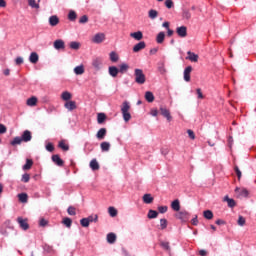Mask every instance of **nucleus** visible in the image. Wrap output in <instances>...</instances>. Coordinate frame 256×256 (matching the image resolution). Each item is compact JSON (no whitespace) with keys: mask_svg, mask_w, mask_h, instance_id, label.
<instances>
[{"mask_svg":"<svg viewBox=\"0 0 256 256\" xmlns=\"http://www.w3.org/2000/svg\"><path fill=\"white\" fill-rule=\"evenodd\" d=\"M234 171L238 177L239 180H241V177H242V173H241V170L239 169V166H235L234 167Z\"/></svg>","mask_w":256,"mask_h":256,"instance_id":"338daca9","label":"nucleus"},{"mask_svg":"<svg viewBox=\"0 0 256 256\" xmlns=\"http://www.w3.org/2000/svg\"><path fill=\"white\" fill-rule=\"evenodd\" d=\"M160 115H162V117H165V119H167L168 122L173 121V116H171V111H169V109H167V107L164 105L160 106Z\"/></svg>","mask_w":256,"mask_h":256,"instance_id":"20e7f679","label":"nucleus"},{"mask_svg":"<svg viewBox=\"0 0 256 256\" xmlns=\"http://www.w3.org/2000/svg\"><path fill=\"white\" fill-rule=\"evenodd\" d=\"M81 48V43L77 41L70 42V49H73L74 51H78V49Z\"/></svg>","mask_w":256,"mask_h":256,"instance_id":"a18cd8bd","label":"nucleus"},{"mask_svg":"<svg viewBox=\"0 0 256 256\" xmlns=\"http://www.w3.org/2000/svg\"><path fill=\"white\" fill-rule=\"evenodd\" d=\"M176 219H179L182 223H187L189 221L191 214L187 212V210H179L178 213L175 214Z\"/></svg>","mask_w":256,"mask_h":256,"instance_id":"7ed1b4c3","label":"nucleus"},{"mask_svg":"<svg viewBox=\"0 0 256 256\" xmlns=\"http://www.w3.org/2000/svg\"><path fill=\"white\" fill-rule=\"evenodd\" d=\"M86 219L88 220V223H97V221H99V216L97 214L94 215H90L88 217H86Z\"/></svg>","mask_w":256,"mask_h":256,"instance_id":"37998d69","label":"nucleus"},{"mask_svg":"<svg viewBox=\"0 0 256 256\" xmlns=\"http://www.w3.org/2000/svg\"><path fill=\"white\" fill-rule=\"evenodd\" d=\"M182 17H183V19H186L187 21H189V19H191V12L189 11V9H183Z\"/></svg>","mask_w":256,"mask_h":256,"instance_id":"de8ad7c7","label":"nucleus"},{"mask_svg":"<svg viewBox=\"0 0 256 256\" xmlns=\"http://www.w3.org/2000/svg\"><path fill=\"white\" fill-rule=\"evenodd\" d=\"M28 5L32 9H39V3H37L35 0H28Z\"/></svg>","mask_w":256,"mask_h":256,"instance_id":"3c124183","label":"nucleus"},{"mask_svg":"<svg viewBox=\"0 0 256 256\" xmlns=\"http://www.w3.org/2000/svg\"><path fill=\"white\" fill-rule=\"evenodd\" d=\"M153 200H154L153 196L149 193L144 194L143 197H142V201L146 205H151V203H153Z\"/></svg>","mask_w":256,"mask_h":256,"instance_id":"b1692460","label":"nucleus"},{"mask_svg":"<svg viewBox=\"0 0 256 256\" xmlns=\"http://www.w3.org/2000/svg\"><path fill=\"white\" fill-rule=\"evenodd\" d=\"M26 103H27L28 107H35V105H37V97L32 96V97L28 98Z\"/></svg>","mask_w":256,"mask_h":256,"instance_id":"4c0bfd02","label":"nucleus"},{"mask_svg":"<svg viewBox=\"0 0 256 256\" xmlns=\"http://www.w3.org/2000/svg\"><path fill=\"white\" fill-rule=\"evenodd\" d=\"M108 213H109L110 217H117V210L113 206H110L108 208Z\"/></svg>","mask_w":256,"mask_h":256,"instance_id":"8fccbe9b","label":"nucleus"},{"mask_svg":"<svg viewBox=\"0 0 256 256\" xmlns=\"http://www.w3.org/2000/svg\"><path fill=\"white\" fill-rule=\"evenodd\" d=\"M51 160L57 165V167H63V165H65V161L61 159L59 154L52 155Z\"/></svg>","mask_w":256,"mask_h":256,"instance_id":"0eeeda50","label":"nucleus"},{"mask_svg":"<svg viewBox=\"0 0 256 256\" xmlns=\"http://www.w3.org/2000/svg\"><path fill=\"white\" fill-rule=\"evenodd\" d=\"M144 97L148 103H153V101H155V95L151 91H146Z\"/></svg>","mask_w":256,"mask_h":256,"instance_id":"c85d7f7f","label":"nucleus"},{"mask_svg":"<svg viewBox=\"0 0 256 256\" xmlns=\"http://www.w3.org/2000/svg\"><path fill=\"white\" fill-rule=\"evenodd\" d=\"M160 247H163L165 251H171V246L169 245V242H161Z\"/></svg>","mask_w":256,"mask_h":256,"instance_id":"bf43d9fd","label":"nucleus"},{"mask_svg":"<svg viewBox=\"0 0 256 256\" xmlns=\"http://www.w3.org/2000/svg\"><path fill=\"white\" fill-rule=\"evenodd\" d=\"M100 148L102 152H107L109 149H111V143L105 141L100 144Z\"/></svg>","mask_w":256,"mask_h":256,"instance_id":"e433bc0d","label":"nucleus"},{"mask_svg":"<svg viewBox=\"0 0 256 256\" xmlns=\"http://www.w3.org/2000/svg\"><path fill=\"white\" fill-rule=\"evenodd\" d=\"M187 133H188V137H189L190 139H192V141L195 140V132H194L193 130L188 129V130H187Z\"/></svg>","mask_w":256,"mask_h":256,"instance_id":"774afa93","label":"nucleus"},{"mask_svg":"<svg viewBox=\"0 0 256 256\" xmlns=\"http://www.w3.org/2000/svg\"><path fill=\"white\" fill-rule=\"evenodd\" d=\"M30 179H31V175H29V173H24L22 175L21 181L22 183H29Z\"/></svg>","mask_w":256,"mask_h":256,"instance_id":"603ef678","label":"nucleus"},{"mask_svg":"<svg viewBox=\"0 0 256 256\" xmlns=\"http://www.w3.org/2000/svg\"><path fill=\"white\" fill-rule=\"evenodd\" d=\"M21 143H23L21 136H16L12 141H10V145H12V147H16V145H21Z\"/></svg>","mask_w":256,"mask_h":256,"instance_id":"473e14b6","label":"nucleus"},{"mask_svg":"<svg viewBox=\"0 0 256 256\" xmlns=\"http://www.w3.org/2000/svg\"><path fill=\"white\" fill-rule=\"evenodd\" d=\"M89 21V16L87 15H83L80 19H79V23L81 25H85V23H87Z\"/></svg>","mask_w":256,"mask_h":256,"instance_id":"e2e57ef3","label":"nucleus"},{"mask_svg":"<svg viewBox=\"0 0 256 256\" xmlns=\"http://www.w3.org/2000/svg\"><path fill=\"white\" fill-rule=\"evenodd\" d=\"M171 209H173L177 213L178 211H181V202L179 201V199H175L171 202Z\"/></svg>","mask_w":256,"mask_h":256,"instance_id":"5701e85b","label":"nucleus"},{"mask_svg":"<svg viewBox=\"0 0 256 256\" xmlns=\"http://www.w3.org/2000/svg\"><path fill=\"white\" fill-rule=\"evenodd\" d=\"M73 97V95L69 92V91H65L61 94V99L62 101H71V98Z\"/></svg>","mask_w":256,"mask_h":256,"instance_id":"2f4dec72","label":"nucleus"},{"mask_svg":"<svg viewBox=\"0 0 256 256\" xmlns=\"http://www.w3.org/2000/svg\"><path fill=\"white\" fill-rule=\"evenodd\" d=\"M42 247L45 253H48L49 255H55V249H53V246L44 244Z\"/></svg>","mask_w":256,"mask_h":256,"instance_id":"a878e982","label":"nucleus"},{"mask_svg":"<svg viewBox=\"0 0 256 256\" xmlns=\"http://www.w3.org/2000/svg\"><path fill=\"white\" fill-rule=\"evenodd\" d=\"M46 151H48L49 153H53L55 151V146L53 145V143L49 142L48 144H46Z\"/></svg>","mask_w":256,"mask_h":256,"instance_id":"4d7b16f0","label":"nucleus"},{"mask_svg":"<svg viewBox=\"0 0 256 256\" xmlns=\"http://www.w3.org/2000/svg\"><path fill=\"white\" fill-rule=\"evenodd\" d=\"M129 109H131V105L129 104V101H124L122 103L121 113L125 123H128V121H131V113L129 112Z\"/></svg>","mask_w":256,"mask_h":256,"instance_id":"f257e3e1","label":"nucleus"},{"mask_svg":"<svg viewBox=\"0 0 256 256\" xmlns=\"http://www.w3.org/2000/svg\"><path fill=\"white\" fill-rule=\"evenodd\" d=\"M134 76H135V83L138 85H145V81H147L145 74L143 73V70L136 68L134 70Z\"/></svg>","mask_w":256,"mask_h":256,"instance_id":"f03ea898","label":"nucleus"},{"mask_svg":"<svg viewBox=\"0 0 256 256\" xmlns=\"http://www.w3.org/2000/svg\"><path fill=\"white\" fill-rule=\"evenodd\" d=\"M62 223L65 225V227H67V229H71V226L73 225V219L65 217L63 218Z\"/></svg>","mask_w":256,"mask_h":256,"instance_id":"f704fd0d","label":"nucleus"},{"mask_svg":"<svg viewBox=\"0 0 256 256\" xmlns=\"http://www.w3.org/2000/svg\"><path fill=\"white\" fill-rule=\"evenodd\" d=\"M17 221L20 227L23 229V231H27V229H29V223L27 222V219L18 217Z\"/></svg>","mask_w":256,"mask_h":256,"instance_id":"f3484780","label":"nucleus"},{"mask_svg":"<svg viewBox=\"0 0 256 256\" xmlns=\"http://www.w3.org/2000/svg\"><path fill=\"white\" fill-rule=\"evenodd\" d=\"M158 71H159L160 75H165V73H167V69H165L164 62L158 63Z\"/></svg>","mask_w":256,"mask_h":256,"instance_id":"79ce46f5","label":"nucleus"},{"mask_svg":"<svg viewBox=\"0 0 256 256\" xmlns=\"http://www.w3.org/2000/svg\"><path fill=\"white\" fill-rule=\"evenodd\" d=\"M105 121H107V114L100 112L97 114V123L98 125H103V123H105Z\"/></svg>","mask_w":256,"mask_h":256,"instance_id":"aec40b11","label":"nucleus"},{"mask_svg":"<svg viewBox=\"0 0 256 256\" xmlns=\"http://www.w3.org/2000/svg\"><path fill=\"white\" fill-rule=\"evenodd\" d=\"M203 217H204V219H207L208 221H211V219H213V211L205 210L203 212Z\"/></svg>","mask_w":256,"mask_h":256,"instance_id":"a19ab883","label":"nucleus"},{"mask_svg":"<svg viewBox=\"0 0 256 256\" xmlns=\"http://www.w3.org/2000/svg\"><path fill=\"white\" fill-rule=\"evenodd\" d=\"M159 16V12H157V10L151 9L148 12V17L149 19H157V17Z\"/></svg>","mask_w":256,"mask_h":256,"instance_id":"c03bdc74","label":"nucleus"},{"mask_svg":"<svg viewBox=\"0 0 256 256\" xmlns=\"http://www.w3.org/2000/svg\"><path fill=\"white\" fill-rule=\"evenodd\" d=\"M165 41V32H159L156 36V43L161 45Z\"/></svg>","mask_w":256,"mask_h":256,"instance_id":"c9c22d12","label":"nucleus"},{"mask_svg":"<svg viewBox=\"0 0 256 256\" xmlns=\"http://www.w3.org/2000/svg\"><path fill=\"white\" fill-rule=\"evenodd\" d=\"M237 223L240 227H244L245 223H246V220H245V217L239 215L238 217V220H237Z\"/></svg>","mask_w":256,"mask_h":256,"instance_id":"6e6d98bb","label":"nucleus"},{"mask_svg":"<svg viewBox=\"0 0 256 256\" xmlns=\"http://www.w3.org/2000/svg\"><path fill=\"white\" fill-rule=\"evenodd\" d=\"M20 138L22 139L23 143H29V141L33 139V134L29 130H24Z\"/></svg>","mask_w":256,"mask_h":256,"instance_id":"423d86ee","label":"nucleus"},{"mask_svg":"<svg viewBox=\"0 0 256 256\" xmlns=\"http://www.w3.org/2000/svg\"><path fill=\"white\" fill-rule=\"evenodd\" d=\"M18 201L20 203H27V201H29V195L25 192L18 194Z\"/></svg>","mask_w":256,"mask_h":256,"instance_id":"cd10ccee","label":"nucleus"},{"mask_svg":"<svg viewBox=\"0 0 256 256\" xmlns=\"http://www.w3.org/2000/svg\"><path fill=\"white\" fill-rule=\"evenodd\" d=\"M191 71H193V66H187L184 69L183 75L184 81H186V83H189V81H191Z\"/></svg>","mask_w":256,"mask_h":256,"instance_id":"1a4fd4ad","label":"nucleus"},{"mask_svg":"<svg viewBox=\"0 0 256 256\" xmlns=\"http://www.w3.org/2000/svg\"><path fill=\"white\" fill-rule=\"evenodd\" d=\"M168 209H169V207H167V206H159V207H158V211H159V213H161L162 215H163L164 213H167Z\"/></svg>","mask_w":256,"mask_h":256,"instance_id":"69168bd1","label":"nucleus"},{"mask_svg":"<svg viewBox=\"0 0 256 256\" xmlns=\"http://www.w3.org/2000/svg\"><path fill=\"white\" fill-rule=\"evenodd\" d=\"M31 167H33V160L27 158L26 163L23 165L22 169H23V171H29V169H31Z\"/></svg>","mask_w":256,"mask_h":256,"instance_id":"72a5a7b5","label":"nucleus"},{"mask_svg":"<svg viewBox=\"0 0 256 256\" xmlns=\"http://www.w3.org/2000/svg\"><path fill=\"white\" fill-rule=\"evenodd\" d=\"M109 57L112 63H117V61H119V54L115 51L110 52Z\"/></svg>","mask_w":256,"mask_h":256,"instance_id":"58836bf2","label":"nucleus"},{"mask_svg":"<svg viewBox=\"0 0 256 256\" xmlns=\"http://www.w3.org/2000/svg\"><path fill=\"white\" fill-rule=\"evenodd\" d=\"M130 37H132L136 41H141V39H143V32H141V31L132 32L130 34Z\"/></svg>","mask_w":256,"mask_h":256,"instance_id":"c756f323","label":"nucleus"},{"mask_svg":"<svg viewBox=\"0 0 256 256\" xmlns=\"http://www.w3.org/2000/svg\"><path fill=\"white\" fill-rule=\"evenodd\" d=\"M75 75H83L85 73V66L83 64L78 65L74 68Z\"/></svg>","mask_w":256,"mask_h":256,"instance_id":"7c9ffc66","label":"nucleus"},{"mask_svg":"<svg viewBox=\"0 0 256 256\" xmlns=\"http://www.w3.org/2000/svg\"><path fill=\"white\" fill-rule=\"evenodd\" d=\"M48 23H49L50 27H57V25H59V16H57V15L50 16Z\"/></svg>","mask_w":256,"mask_h":256,"instance_id":"2eb2a0df","label":"nucleus"},{"mask_svg":"<svg viewBox=\"0 0 256 256\" xmlns=\"http://www.w3.org/2000/svg\"><path fill=\"white\" fill-rule=\"evenodd\" d=\"M67 213H68V215H71V216L77 215V212L75 211V207H73V206L68 207Z\"/></svg>","mask_w":256,"mask_h":256,"instance_id":"13d9d810","label":"nucleus"},{"mask_svg":"<svg viewBox=\"0 0 256 256\" xmlns=\"http://www.w3.org/2000/svg\"><path fill=\"white\" fill-rule=\"evenodd\" d=\"M29 61H30L33 65H37V63H39V54H37V52H32V53H30Z\"/></svg>","mask_w":256,"mask_h":256,"instance_id":"412c9836","label":"nucleus"},{"mask_svg":"<svg viewBox=\"0 0 256 256\" xmlns=\"http://www.w3.org/2000/svg\"><path fill=\"white\" fill-rule=\"evenodd\" d=\"M108 73L110 75V77H117V75H119V68L117 66H109L108 67Z\"/></svg>","mask_w":256,"mask_h":256,"instance_id":"6ab92c4d","label":"nucleus"},{"mask_svg":"<svg viewBox=\"0 0 256 256\" xmlns=\"http://www.w3.org/2000/svg\"><path fill=\"white\" fill-rule=\"evenodd\" d=\"M0 234L4 237H9V232H7V228L5 226L0 227Z\"/></svg>","mask_w":256,"mask_h":256,"instance_id":"052dcab7","label":"nucleus"},{"mask_svg":"<svg viewBox=\"0 0 256 256\" xmlns=\"http://www.w3.org/2000/svg\"><path fill=\"white\" fill-rule=\"evenodd\" d=\"M54 49L57 51H61V49H65V41L58 39L54 41Z\"/></svg>","mask_w":256,"mask_h":256,"instance_id":"a211bd4d","label":"nucleus"},{"mask_svg":"<svg viewBox=\"0 0 256 256\" xmlns=\"http://www.w3.org/2000/svg\"><path fill=\"white\" fill-rule=\"evenodd\" d=\"M117 241V234L110 232L107 234V243H110V245H113Z\"/></svg>","mask_w":256,"mask_h":256,"instance_id":"393cba45","label":"nucleus"},{"mask_svg":"<svg viewBox=\"0 0 256 256\" xmlns=\"http://www.w3.org/2000/svg\"><path fill=\"white\" fill-rule=\"evenodd\" d=\"M58 147H59V149H62V151H69V145H68V144H65V141H64V140H61V141L58 143Z\"/></svg>","mask_w":256,"mask_h":256,"instance_id":"49530a36","label":"nucleus"},{"mask_svg":"<svg viewBox=\"0 0 256 256\" xmlns=\"http://www.w3.org/2000/svg\"><path fill=\"white\" fill-rule=\"evenodd\" d=\"M2 226L5 227L6 229H11L12 231L13 229H15L13 223H11L10 220H6Z\"/></svg>","mask_w":256,"mask_h":256,"instance_id":"864d4df0","label":"nucleus"},{"mask_svg":"<svg viewBox=\"0 0 256 256\" xmlns=\"http://www.w3.org/2000/svg\"><path fill=\"white\" fill-rule=\"evenodd\" d=\"M173 6H174L173 0H166L165 1V7L167 9H173Z\"/></svg>","mask_w":256,"mask_h":256,"instance_id":"0e129e2a","label":"nucleus"},{"mask_svg":"<svg viewBox=\"0 0 256 256\" xmlns=\"http://www.w3.org/2000/svg\"><path fill=\"white\" fill-rule=\"evenodd\" d=\"M92 67L95 69V71H101L103 67V59L100 57L93 59Z\"/></svg>","mask_w":256,"mask_h":256,"instance_id":"39448f33","label":"nucleus"},{"mask_svg":"<svg viewBox=\"0 0 256 256\" xmlns=\"http://www.w3.org/2000/svg\"><path fill=\"white\" fill-rule=\"evenodd\" d=\"M176 33L178 37L185 39L187 37V26H179L176 28Z\"/></svg>","mask_w":256,"mask_h":256,"instance_id":"6e6552de","label":"nucleus"},{"mask_svg":"<svg viewBox=\"0 0 256 256\" xmlns=\"http://www.w3.org/2000/svg\"><path fill=\"white\" fill-rule=\"evenodd\" d=\"M127 71H129V64L122 63L119 65L118 73H121L122 75H124V73H127Z\"/></svg>","mask_w":256,"mask_h":256,"instance_id":"bb28decb","label":"nucleus"},{"mask_svg":"<svg viewBox=\"0 0 256 256\" xmlns=\"http://www.w3.org/2000/svg\"><path fill=\"white\" fill-rule=\"evenodd\" d=\"M160 228L162 230L167 229V219L165 218L160 219Z\"/></svg>","mask_w":256,"mask_h":256,"instance_id":"680f3d73","label":"nucleus"},{"mask_svg":"<svg viewBox=\"0 0 256 256\" xmlns=\"http://www.w3.org/2000/svg\"><path fill=\"white\" fill-rule=\"evenodd\" d=\"M90 169H92L93 171H99V169L101 168V166L99 165V162L97 161L96 158L92 159L90 161L89 164Z\"/></svg>","mask_w":256,"mask_h":256,"instance_id":"4be33fe9","label":"nucleus"},{"mask_svg":"<svg viewBox=\"0 0 256 256\" xmlns=\"http://www.w3.org/2000/svg\"><path fill=\"white\" fill-rule=\"evenodd\" d=\"M107 137V128H100L96 133V138L98 141H103Z\"/></svg>","mask_w":256,"mask_h":256,"instance_id":"9b49d317","label":"nucleus"},{"mask_svg":"<svg viewBox=\"0 0 256 256\" xmlns=\"http://www.w3.org/2000/svg\"><path fill=\"white\" fill-rule=\"evenodd\" d=\"M145 47H147V44L145 43V41H140L136 45H134L133 52L139 53V51H142V49H145Z\"/></svg>","mask_w":256,"mask_h":256,"instance_id":"ddd939ff","label":"nucleus"},{"mask_svg":"<svg viewBox=\"0 0 256 256\" xmlns=\"http://www.w3.org/2000/svg\"><path fill=\"white\" fill-rule=\"evenodd\" d=\"M159 216V212H157L156 210H149L147 217L148 219H157V217Z\"/></svg>","mask_w":256,"mask_h":256,"instance_id":"ea45409f","label":"nucleus"},{"mask_svg":"<svg viewBox=\"0 0 256 256\" xmlns=\"http://www.w3.org/2000/svg\"><path fill=\"white\" fill-rule=\"evenodd\" d=\"M187 57L186 59L188 61H191L192 63H197V61H199V55L195 54L194 52L188 51L187 52Z\"/></svg>","mask_w":256,"mask_h":256,"instance_id":"4468645a","label":"nucleus"},{"mask_svg":"<svg viewBox=\"0 0 256 256\" xmlns=\"http://www.w3.org/2000/svg\"><path fill=\"white\" fill-rule=\"evenodd\" d=\"M224 203H227L230 209H233L237 206V202L233 198H229V195L224 196L223 198Z\"/></svg>","mask_w":256,"mask_h":256,"instance_id":"9d476101","label":"nucleus"},{"mask_svg":"<svg viewBox=\"0 0 256 256\" xmlns=\"http://www.w3.org/2000/svg\"><path fill=\"white\" fill-rule=\"evenodd\" d=\"M80 225H81V227H84V228L89 227V225H90L89 220L87 218H82L80 220Z\"/></svg>","mask_w":256,"mask_h":256,"instance_id":"5fc2aeb1","label":"nucleus"},{"mask_svg":"<svg viewBox=\"0 0 256 256\" xmlns=\"http://www.w3.org/2000/svg\"><path fill=\"white\" fill-rule=\"evenodd\" d=\"M64 107L68 111H75V109H77V102L69 100L68 102H65Z\"/></svg>","mask_w":256,"mask_h":256,"instance_id":"f8f14e48","label":"nucleus"},{"mask_svg":"<svg viewBox=\"0 0 256 256\" xmlns=\"http://www.w3.org/2000/svg\"><path fill=\"white\" fill-rule=\"evenodd\" d=\"M69 21H75L77 19V12L75 10H70L68 13Z\"/></svg>","mask_w":256,"mask_h":256,"instance_id":"09e8293b","label":"nucleus"},{"mask_svg":"<svg viewBox=\"0 0 256 256\" xmlns=\"http://www.w3.org/2000/svg\"><path fill=\"white\" fill-rule=\"evenodd\" d=\"M93 43H103L105 41V34L104 33H97L92 39Z\"/></svg>","mask_w":256,"mask_h":256,"instance_id":"dca6fc26","label":"nucleus"}]
</instances>
